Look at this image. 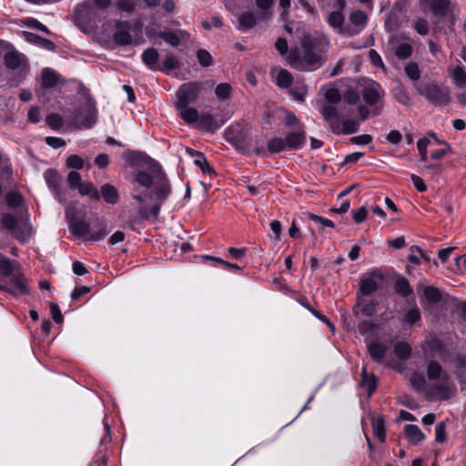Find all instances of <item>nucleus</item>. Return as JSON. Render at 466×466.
<instances>
[{"label":"nucleus","instance_id":"1","mask_svg":"<svg viewBox=\"0 0 466 466\" xmlns=\"http://www.w3.org/2000/svg\"><path fill=\"white\" fill-rule=\"evenodd\" d=\"M136 181L146 189L151 188V198L154 196L158 203L152 208V215L157 217L160 210L161 203L170 193V185L159 165H153L150 171H139L136 176Z\"/></svg>","mask_w":466,"mask_h":466},{"label":"nucleus","instance_id":"2","mask_svg":"<svg viewBox=\"0 0 466 466\" xmlns=\"http://www.w3.org/2000/svg\"><path fill=\"white\" fill-rule=\"evenodd\" d=\"M111 0H86L75 11L79 24L95 26L101 21V13L110 5Z\"/></svg>","mask_w":466,"mask_h":466},{"label":"nucleus","instance_id":"3","mask_svg":"<svg viewBox=\"0 0 466 466\" xmlns=\"http://www.w3.org/2000/svg\"><path fill=\"white\" fill-rule=\"evenodd\" d=\"M417 91L429 102L438 106H446L451 101L450 89L436 83L420 84L417 86Z\"/></svg>","mask_w":466,"mask_h":466},{"label":"nucleus","instance_id":"4","mask_svg":"<svg viewBox=\"0 0 466 466\" xmlns=\"http://www.w3.org/2000/svg\"><path fill=\"white\" fill-rule=\"evenodd\" d=\"M360 95L368 105L376 106L373 110L374 116L380 114L382 108L380 102L385 96V91L379 83L370 79L365 80L361 86Z\"/></svg>","mask_w":466,"mask_h":466},{"label":"nucleus","instance_id":"5","mask_svg":"<svg viewBox=\"0 0 466 466\" xmlns=\"http://www.w3.org/2000/svg\"><path fill=\"white\" fill-rule=\"evenodd\" d=\"M97 119V112L95 104L87 101L78 111H76L73 117V125L78 128H90Z\"/></svg>","mask_w":466,"mask_h":466},{"label":"nucleus","instance_id":"6","mask_svg":"<svg viewBox=\"0 0 466 466\" xmlns=\"http://www.w3.org/2000/svg\"><path fill=\"white\" fill-rule=\"evenodd\" d=\"M203 86L202 82H188L183 84L177 92V101L176 105H189L194 103Z\"/></svg>","mask_w":466,"mask_h":466},{"label":"nucleus","instance_id":"7","mask_svg":"<svg viewBox=\"0 0 466 466\" xmlns=\"http://www.w3.org/2000/svg\"><path fill=\"white\" fill-rule=\"evenodd\" d=\"M138 24L133 25L129 21L117 20L115 23L114 41L118 46H127L132 43L131 33Z\"/></svg>","mask_w":466,"mask_h":466},{"label":"nucleus","instance_id":"8","mask_svg":"<svg viewBox=\"0 0 466 466\" xmlns=\"http://www.w3.org/2000/svg\"><path fill=\"white\" fill-rule=\"evenodd\" d=\"M420 5L423 12L439 16H445L452 12L451 0H420Z\"/></svg>","mask_w":466,"mask_h":466},{"label":"nucleus","instance_id":"9","mask_svg":"<svg viewBox=\"0 0 466 466\" xmlns=\"http://www.w3.org/2000/svg\"><path fill=\"white\" fill-rule=\"evenodd\" d=\"M45 180L49 189L53 192L55 198L60 203L66 202V195L61 188V176L59 173L52 168L47 169L45 174Z\"/></svg>","mask_w":466,"mask_h":466},{"label":"nucleus","instance_id":"10","mask_svg":"<svg viewBox=\"0 0 466 466\" xmlns=\"http://www.w3.org/2000/svg\"><path fill=\"white\" fill-rule=\"evenodd\" d=\"M304 61L307 66L302 65L299 59L292 56L289 57V63L294 68L299 70H311L321 65V56L313 50L308 49L304 53Z\"/></svg>","mask_w":466,"mask_h":466},{"label":"nucleus","instance_id":"11","mask_svg":"<svg viewBox=\"0 0 466 466\" xmlns=\"http://www.w3.org/2000/svg\"><path fill=\"white\" fill-rule=\"evenodd\" d=\"M329 25L336 29L339 34L352 36L356 35V31H350V26H344L345 17L341 11H333L327 17Z\"/></svg>","mask_w":466,"mask_h":466},{"label":"nucleus","instance_id":"12","mask_svg":"<svg viewBox=\"0 0 466 466\" xmlns=\"http://www.w3.org/2000/svg\"><path fill=\"white\" fill-rule=\"evenodd\" d=\"M0 289L12 293L15 296L25 295L28 291L22 276L18 271L11 276L9 285L0 284Z\"/></svg>","mask_w":466,"mask_h":466},{"label":"nucleus","instance_id":"13","mask_svg":"<svg viewBox=\"0 0 466 466\" xmlns=\"http://www.w3.org/2000/svg\"><path fill=\"white\" fill-rule=\"evenodd\" d=\"M427 376L430 380L439 381L440 383L447 381L449 378L447 372L442 369L441 365L435 360L429 362L427 366Z\"/></svg>","mask_w":466,"mask_h":466},{"label":"nucleus","instance_id":"14","mask_svg":"<svg viewBox=\"0 0 466 466\" xmlns=\"http://www.w3.org/2000/svg\"><path fill=\"white\" fill-rule=\"evenodd\" d=\"M306 142V133L304 130L289 133L285 145L288 150H298L301 148Z\"/></svg>","mask_w":466,"mask_h":466},{"label":"nucleus","instance_id":"15","mask_svg":"<svg viewBox=\"0 0 466 466\" xmlns=\"http://www.w3.org/2000/svg\"><path fill=\"white\" fill-rule=\"evenodd\" d=\"M17 240L25 243L29 240L33 234V228L27 218L18 222L16 228L12 233Z\"/></svg>","mask_w":466,"mask_h":466},{"label":"nucleus","instance_id":"16","mask_svg":"<svg viewBox=\"0 0 466 466\" xmlns=\"http://www.w3.org/2000/svg\"><path fill=\"white\" fill-rule=\"evenodd\" d=\"M271 75L275 84L280 88H288L293 82L292 75L286 69L274 68Z\"/></svg>","mask_w":466,"mask_h":466},{"label":"nucleus","instance_id":"17","mask_svg":"<svg viewBox=\"0 0 466 466\" xmlns=\"http://www.w3.org/2000/svg\"><path fill=\"white\" fill-rule=\"evenodd\" d=\"M353 313L356 317H371L376 313L375 304L365 299H359L358 303L353 308Z\"/></svg>","mask_w":466,"mask_h":466},{"label":"nucleus","instance_id":"18","mask_svg":"<svg viewBox=\"0 0 466 466\" xmlns=\"http://www.w3.org/2000/svg\"><path fill=\"white\" fill-rule=\"evenodd\" d=\"M453 372L461 383H466V354H458L452 360Z\"/></svg>","mask_w":466,"mask_h":466},{"label":"nucleus","instance_id":"19","mask_svg":"<svg viewBox=\"0 0 466 466\" xmlns=\"http://www.w3.org/2000/svg\"><path fill=\"white\" fill-rule=\"evenodd\" d=\"M69 228L72 234H74L77 238L88 240V237L90 235V228L88 224H86L83 220L72 218L69 221Z\"/></svg>","mask_w":466,"mask_h":466},{"label":"nucleus","instance_id":"20","mask_svg":"<svg viewBox=\"0 0 466 466\" xmlns=\"http://www.w3.org/2000/svg\"><path fill=\"white\" fill-rule=\"evenodd\" d=\"M143 63L152 71H157L160 68L158 63L159 54L155 48L146 49L141 56Z\"/></svg>","mask_w":466,"mask_h":466},{"label":"nucleus","instance_id":"21","mask_svg":"<svg viewBox=\"0 0 466 466\" xmlns=\"http://www.w3.org/2000/svg\"><path fill=\"white\" fill-rule=\"evenodd\" d=\"M349 20L353 25V27H350V31H356L357 35L365 27L368 22V15L363 11L356 10L350 15Z\"/></svg>","mask_w":466,"mask_h":466},{"label":"nucleus","instance_id":"22","mask_svg":"<svg viewBox=\"0 0 466 466\" xmlns=\"http://www.w3.org/2000/svg\"><path fill=\"white\" fill-rule=\"evenodd\" d=\"M197 126L200 129L215 131L220 127L221 124L210 113H203L198 116Z\"/></svg>","mask_w":466,"mask_h":466},{"label":"nucleus","instance_id":"23","mask_svg":"<svg viewBox=\"0 0 466 466\" xmlns=\"http://www.w3.org/2000/svg\"><path fill=\"white\" fill-rule=\"evenodd\" d=\"M238 22L237 28L238 30L248 31L256 25L257 16L252 12H243L238 15Z\"/></svg>","mask_w":466,"mask_h":466},{"label":"nucleus","instance_id":"24","mask_svg":"<svg viewBox=\"0 0 466 466\" xmlns=\"http://www.w3.org/2000/svg\"><path fill=\"white\" fill-rule=\"evenodd\" d=\"M360 386L367 390L369 397L371 396L377 387L376 378L373 374L368 373L366 366H363L361 370V380L360 381Z\"/></svg>","mask_w":466,"mask_h":466},{"label":"nucleus","instance_id":"25","mask_svg":"<svg viewBox=\"0 0 466 466\" xmlns=\"http://www.w3.org/2000/svg\"><path fill=\"white\" fill-rule=\"evenodd\" d=\"M423 293L425 299L431 303H438L441 300V293L440 289L434 286H424L420 283L418 286V293Z\"/></svg>","mask_w":466,"mask_h":466},{"label":"nucleus","instance_id":"26","mask_svg":"<svg viewBox=\"0 0 466 466\" xmlns=\"http://www.w3.org/2000/svg\"><path fill=\"white\" fill-rule=\"evenodd\" d=\"M23 34H24L25 39L27 42L36 45V46L43 47L46 50L53 51L56 47L55 44L52 41L43 38L35 33L24 32Z\"/></svg>","mask_w":466,"mask_h":466},{"label":"nucleus","instance_id":"27","mask_svg":"<svg viewBox=\"0 0 466 466\" xmlns=\"http://www.w3.org/2000/svg\"><path fill=\"white\" fill-rule=\"evenodd\" d=\"M176 107L185 122L188 124H197L199 115L196 108L190 107L188 105H176Z\"/></svg>","mask_w":466,"mask_h":466},{"label":"nucleus","instance_id":"28","mask_svg":"<svg viewBox=\"0 0 466 466\" xmlns=\"http://www.w3.org/2000/svg\"><path fill=\"white\" fill-rule=\"evenodd\" d=\"M99 195L108 204L114 205L119 200L117 189L108 183H106L101 187Z\"/></svg>","mask_w":466,"mask_h":466},{"label":"nucleus","instance_id":"29","mask_svg":"<svg viewBox=\"0 0 466 466\" xmlns=\"http://www.w3.org/2000/svg\"><path fill=\"white\" fill-rule=\"evenodd\" d=\"M409 441L412 444H418L425 439L424 433L414 424H408L404 428Z\"/></svg>","mask_w":466,"mask_h":466},{"label":"nucleus","instance_id":"30","mask_svg":"<svg viewBox=\"0 0 466 466\" xmlns=\"http://www.w3.org/2000/svg\"><path fill=\"white\" fill-rule=\"evenodd\" d=\"M24 61V55L16 51H9L5 55V64L8 68L16 69Z\"/></svg>","mask_w":466,"mask_h":466},{"label":"nucleus","instance_id":"31","mask_svg":"<svg viewBox=\"0 0 466 466\" xmlns=\"http://www.w3.org/2000/svg\"><path fill=\"white\" fill-rule=\"evenodd\" d=\"M452 83L459 87L466 86V72L463 66H458L455 68L449 69Z\"/></svg>","mask_w":466,"mask_h":466},{"label":"nucleus","instance_id":"32","mask_svg":"<svg viewBox=\"0 0 466 466\" xmlns=\"http://www.w3.org/2000/svg\"><path fill=\"white\" fill-rule=\"evenodd\" d=\"M378 289V283L376 279L370 276L367 278H363L360 281V292L363 296H369L371 295L373 292H375Z\"/></svg>","mask_w":466,"mask_h":466},{"label":"nucleus","instance_id":"33","mask_svg":"<svg viewBox=\"0 0 466 466\" xmlns=\"http://www.w3.org/2000/svg\"><path fill=\"white\" fill-rule=\"evenodd\" d=\"M42 86L44 88H53L57 85L58 76L50 68H45L42 71Z\"/></svg>","mask_w":466,"mask_h":466},{"label":"nucleus","instance_id":"34","mask_svg":"<svg viewBox=\"0 0 466 466\" xmlns=\"http://www.w3.org/2000/svg\"><path fill=\"white\" fill-rule=\"evenodd\" d=\"M435 389L439 392L441 400H449L457 392L456 386L454 384H449L447 381L441 382L435 387Z\"/></svg>","mask_w":466,"mask_h":466},{"label":"nucleus","instance_id":"35","mask_svg":"<svg viewBox=\"0 0 466 466\" xmlns=\"http://www.w3.org/2000/svg\"><path fill=\"white\" fill-rule=\"evenodd\" d=\"M368 349L371 358L376 361H381L387 350V348L380 342L370 343Z\"/></svg>","mask_w":466,"mask_h":466},{"label":"nucleus","instance_id":"36","mask_svg":"<svg viewBox=\"0 0 466 466\" xmlns=\"http://www.w3.org/2000/svg\"><path fill=\"white\" fill-rule=\"evenodd\" d=\"M186 35L187 34L185 32H179V34H177L172 31L163 32L160 35L161 38L165 42L174 47L178 46L180 45L181 39H183Z\"/></svg>","mask_w":466,"mask_h":466},{"label":"nucleus","instance_id":"37","mask_svg":"<svg viewBox=\"0 0 466 466\" xmlns=\"http://www.w3.org/2000/svg\"><path fill=\"white\" fill-rule=\"evenodd\" d=\"M77 188L79 194L88 196L93 200H97L100 198L99 192L90 182H82Z\"/></svg>","mask_w":466,"mask_h":466},{"label":"nucleus","instance_id":"38","mask_svg":"<svg viewBox=\"0 0 466 466\" xmlns=\"http://www.w3.org/2000/svg\"><path fill=\"white\" fill-rule=\"evenodd\" d=\"M178 67H179L178 59L173 55H168L163 60L162 64H160V68L157 71L168 73V72H170L174 69H177Z\"/></svg>","mask_w":466,"mask_h":466},{"label":"nucleus","instance_id":"39","mask_svg":"<svg viewBox=\"0 0 466 466\" xmlns=\"http://www.w3.org/2000/svg\"><path fill=\"white\" fill-rule=\"evenodd\" d=\"M372 429L374 435L379 439L380 441H384L386 439V431L384 420L382 418H373L372 419Z\"/></svg>","mask_w":466,"mask_h":466},{"label":"nucleus","instance_id":"40","mask_svg":"<svg viewBox=\"0 0 466 466\" xmlns=\"http://www.w3.org/2000/svg\"><path fill=\"white\" fill-rule=\"evenodd\" d=\"M106 226L104 222H98L92 229L88 240L97 241L103 239L106 236Z\"/></svg>","mask_w":466,"mask_h":466},{"label":"nucleus","instance_id":"41","mask_svg":"<svg viewBox=\"0 0 466 466\" xmlns=\"http://www.w3.org/2000/svg\"><path fill=\"white\" fill-rule=\"evenodd\" d=\"M275 3V0H256V5L261 12L262 19H268L271 17V8Z\"/></svg>","mask_w":466,"mask_h":466},{"label":"nucleus","instance_id":"42","mask_svg":"<svg viewBox=\"0 0 466 466\" xmlns=\"http://www.w3.org/2000/svg\"><path fill=\"white\" fill-rule=\"evenodd\" d=\"M395 290L399 295L403 297L412 294V289L409 281L403 277H400L396 280Z\"/></svg>","mask_w":466,"mask_h":466},{"label":"nucleus","instance_id":"43","mask_svg":"<svg viewBox=\"0 0 466 466\" xmlns=\"http://www.w3.org/2000/svg\"><path fill=\"white\" fill-rule=\"evenodd\" d=\"M395 355L402 360H407L411 353V347L409 343L404 341H399L394 346Z\"/></svg>","mask_w":466,"mask_h":466},{"label":"nucleus","instance_id":"44","mask_svg":"<svg viewBox=\"0 0 466 466\" xmlns=\"http://www.w3.org/2000/svg\"><path fill=\"white\" fill-rule=\"evenodd\" d=\"M232 92V87L228 83L218 84L215 88V94L218 100L225 101L229 99Z\"/></svg>","mask_w":466,"mask_h":466},{"label":"nucleus","instance_id":"45","mask_svg":"<svg viewBox=\"0 0 466 466\" xmlns=\"http://www.w3.org/2000/svg\"><path fill=\"white\" fill-rule=\"evenodd\" d=\"M320 113L327 122H331L338 118V110L335 106L331 104L323 105L320 108Z\"/></svg>","mask_w":466,"mask_h":466},{"label":"nucleus","instance_id":"46","mask_svg":"<svg viewBox=\"0 0 466 466\" xmlns=\"http://www.w3.org/2000/svg\"><path fill=\"white\" fill-rule=\"evenodd\" d=\"M268 150L274 154L288 150L285 145V139L280 137L271 138L268 143Z\"/></svg>","mask_w":466,"mask_h":466},{"label":"nucleus","instance_id":"47","mask_svg":"<svg viewBox=\"0 0 466 466\" xmlns=\"http://www.w3.org/2000/svg\"><path fill=\"white\" fill-rule=\"evenodd\" d=\"M16 270L11 260L7 258H0V274L3 276H12Z\"/></svg>","mask_w":466,"mask_h":466},{"label":"nucleus","instance_id":"48","mask_svg":"<svg viewBox=\"0 0 466 466\" xmlns=\"http://www.w3.org/2000/svg\"><path fill=\"white\" fill-rule=\"evenodd\" d=\"M48 127L54 130H58L63 127L64 120L58 114H49L46 118Z\"/></svg>","mask_w":466,"mask_h":466},{"label":"nucleus","instance_id":"49","mask_svg":"<svg viewBox=\"0 0 466 466\" xmlns=\"http://www.w3.org/2000/svg\"><path fill=\"white\" fill-rule=\"evenodd\" d=\"M412 46L408 43L400 44L396 49L395 54L400 59H407L412 55Z\"/></svg>","mask_w":466,"mask_h":466},{"label":"nucleus","instance_id":"50","mask_svg":"<svg viewBox=\"0 0 466 466\" xmlns=\"http://www.w3.org/2000/svg\"><path fill=\"white\" fill-rule=\"evenodd\" d=\"M405 73L413 81H417L420 77L419 66L414 62H410L405 66Z\"/></svg>","mask_w":466,"mask_h":466},{"label":"nucleus","instance_id":"51","mask_svg":"<svg viewBox=\"0 0 466 466\" xmlns=\"http://www.w3.org/2000/svg\"><path fill=\"white\" fill-rule=\"evenodd\" d=\"M2 225L11 233L15 231L19 221L11 214H4L1 219Z\"/></svg>","mask_w":466,"mask_h":466},{"label":"nucleus","instance_id":"52","mask_svg":"<svg viewBox=\"0 0 466 466\" xmlns=\"http://www.w3.org/2000/svg\"><path fill=\"white\" fill-rule=\"evenodd\" d=\"M197 58L199 64L204 67L209 66L213 63L212 56L205 49H199L197 52Z\"/></svg>","mask_w":466,"mask_h":466},{"label":"nucleus","instance_id":"53","mask_svg":"<svg viewBox=\"0 0 466 466\" xmlns=\"http://www.w3.org/2000/svg\"><path fill=\"white\" fill-rule=\"evenodd\" d=\"M290 93L295 100L303 101L305 96L308 93V87L304 84L296 85L291 90Z\"/></svg>","mask_w":466,"mask_h":466},{"label":"nucleus","instance_id":"54","mask_svg":"<svg viewBox=\"0 0 466 466\" xmlns=\"http://www.w3.org/2000/svg\"><path fill=\"white\" fill-rule=\"evenodd\" d=\"M431 141L428 137H423L418 140L417 147L420 157L421 161L427 160V147L430 145Z\"/></svg>","mask_w":466,"mask_h":466},{"label":"nucleus","instance_id":"55","mask_svg":"<svg viewBox=\"0 0 466 466\" xmlns=\"http://www.w3.org/2000/svg\"><path fill=\"white\" fill-rule=\"evenodd\" d=\"M5 201L9 207L16 208L22 204L23 198L17 192H9L5 197Z\"/></svg>","mask_w":466,"mask_h":466},{"label":"nucleus","instance_id":"56","mask_svg":"<svg viewBox=\"0 0 466 466\" xmlns=\"http://www.w3.org/2000/svg\"><path fill=\"white\" fill-rule=\"evenodd\" d=\"M420 319V312L417 307L409 309L404 317V321L410 324L416 323Z\"/></svg>","mask_w":466,"mask_h":466},{"label":"nucleus","instance_id":"57","mask_svg":"<svg viewBox=\"0 0 466 466\" xmlns=\"http://www.w3.org/2000/svg\"><path fill=\"white\" fill-rule=\"evenodd\" d=\"M415 30L421 35H426L430 32V25L425 18H418L415 22Z\"/></svg>","mask_w":466,"mask_h":466},{"label":"nucleus","instance_id":"58","mask_svg":"<svg viewBox=\"0 0 466 466\" xmlns=\"http://www.w3.org/2000/svg\"><path fill=\"white\" fill-rule=\"evenodd\" d=\"M435 440L439 443H443L446 441V425L443 421L435 427Z\"/></svg>","mask_w":466,"mask_h":466},{"label":"nucleus","instance_id":"59","mask_svg":"<svg viewBox=\"0 0 466 466\" xmlns=\"http://www.w3.org/2000/svg\"><path fill=\"white\" fill-rule=\"evenodd\" d=\"M81 176L77 171H70L67 175V184L70 187H78L82 183Z\"/></svg>","mask_w":466,"mask_h":466},{"label":"nucleus","instance_id":"60","mask_svg":"<svg viewBox=\"0 0 466 466\" xmlns=\"http://www.w3.org/2000/svg\"><path fill=\"white\" fill-rule=\"evenodd\" d=\"M343 133L353 134L358 131L359 125L355 120L347 119L342 122Z\"/></svg>","mask_w":466,"mask_h":466},{"label":"nucleus","instance_id":"61","mask_svg":"<svg viewBox=\"0 0 466 466\" xmlns=\"http://www.w3.org/2000/svg\"><path fill=\"white\" fill-rule=\"evenodd\" d=\"M325 98L330 104H334L340 100L341 96L338 89L329 88L325 92Z\"/></svg>","mask_w":466,"mask_h":466},{"label":"nucleus","instance_id":"62","mask_svg":"<svg viewBox=\"0 0 466 466\" xmlns=\"http://www.w3.org/2000/svg\"><path fill=\"white\" fill-rule=\"evenodd\" d=\"M66 164L70 167L81 169L84 167L83 159L77 155H71L67 157Z\"/></svg>","mask_w":466,"mask_h":466},{"label":"nucleus","instance_id":"63","mask_svg":"<svg viewBox=\"0 0 466 466\" xmlns=\"http://www.w3.org/2000/svg\"><path fill=\"white\" fill-rule=\"evenodd\" d=\"M372 141V137L368 134L352 137L350 142L354 145H368Z\"/></svg>","mask_w":466,"mask_h":466},{"label":"nucleus","instance_id":"64","mask_svg":"<svg viewBox=\"0 0 466 466\" xmlns=\"http://www.w3.org/2000/svg\"><path fill=\"white\" fill-rule=\"evenodd\" d=\"M368 211L365 207H360L352 214V218L357 224L362 223L367 218Z\"/></svg>","mask_w":466,"mask_h":466}]
</instances>
